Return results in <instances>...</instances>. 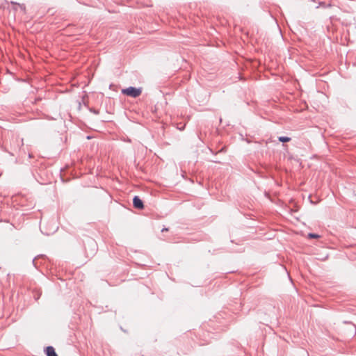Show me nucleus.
<instances>
[{
  "mask_svg": "<svg viewBox=\"0 0 356 356\" xmlns=\"http://www.w3.org/2000/svg\"><path fill=\"white\" fill-rule=\"evenodd\" d=\"M122 94L131 97H137L140 95L142 90L134 87H129L127 88L122 89Z\"/></svg>",
  "mask_w": 356,
  "mask_h": 356,
  "instance_id": "f257e3e1",
  "label": "nucleus"
},
{
  "mask_svg": "<svg viewBox=\"0 0 356 356\" xmlns=\"http://www.w3.org/2000/svg\"><path fill=\"white\" fill-rule=\"evenodd\" d=\"M308 238H319V236L318 234H308Z\"/></svg>",
  "mask_w": 356,
  "mask_h": 356,
  "instance_id": "39448f33",
  "label": "nucleus"
},
{
  "mask_svg": "<svg viewBox=\"0 0 356 356\" xmlns=\"http://www.w3.org/2000/svg\"><path fill=\"white\" fill-rule=\"evenodd\" d=\"M279 140L280 142H283V143L289 142L291 140V138L280 136V137H279Z\"/></svg>",
  "mask_w": 356,
  "mask_h": 356,
  "instance_id": "20e7f679",
  "label": "nucleus"
},
{
  "mask_svg": "<svg viewBox=\"0 0 356 356\" xmlns=\"http://www.w3.org/2000/svg\"><path fill=\"white\" fill-rule=\"evenodd\" d=\"M168 230L167 229H162V232Z\"/></svg>",
  "mask_w": 356,
  "mask_h": 356,
  "instance_id": "423d86ee",
  "label": "nucleus"
},
{
  "mask_svg": "<svg viewBox=\"0 0 356 356\" xmlns=\"http://www.w3.org/2000/svg\"><path fill=\"white\" fill-rule=\"evenodd\" d=\"M168 230L167 229H162V232Z\"/></svg>",
  "mask_w": 356,
  "mask_h": 356,
  "instance_id": "0eeeda50",
  "label": "nucleus"
},
{
  "mask_svg": "<svg viewBox=\"0 0 356 356\" xmlns=\"http://www.w3.org/2000/svg\"><path fill=\"white\" fill-rule=\"evenodd\" d=\"M133 204L136 209H142L144 207L142 200L138 196L134 197Z\"/></svg>",
  "mask_w": 356,
  "mask_h": 356,
  "instance_id": "f03ea898",
  "label": "nucleus"
},
{
  "mask_svg": "<svg viewBox=\"0 0 356 356\" xmlns=\"http://www.w3.org/2000/svg\"><path fill=\"white\" fill-rule=\"evenodd\" d=\"M46 354L47 356H58L52 346H48L46 348Z\"/></svg>",
  "mask_w": 356,
  "mask_h": 356,
  "instance_id": "7ed1b4c3",
  "label": "nucleus"
}]
</instances>
